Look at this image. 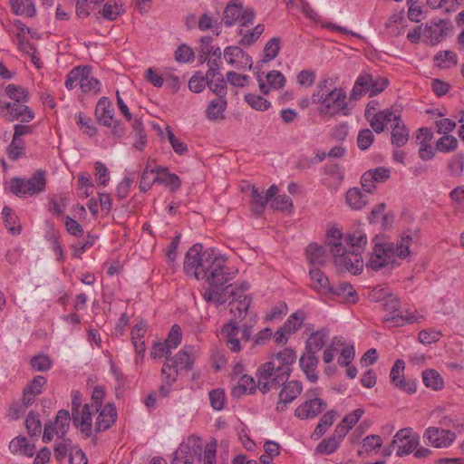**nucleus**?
Returning <instances> with one entry per match:
<instances>
[{
	"instance_id": "obj_17",
	"label": "nucleus",
	"mask_w": 464,
	"mask_h": 464,
	"mask_svg": "<svg viewBox=\"0 0 464 464\" xmlns=\"http://www.w3.org/2000/svg\"><path fill=\"white\" fill-rule=\"evenodd\" d=\"M248 289L246 283H242L239 285L237 296L236 300L230 302V312L238 318H244L250 305V299L245 295V292Z\"/></svg>"
},
{
	"instance_id": "obj_47",
	"label": "nucleus",
	"mask_w": 464,
	"mask_h": 464,
	"mask_svg": "<svg viewBox=\"0 0 464 464\" xmlns=\"http://www.w3.org/2000/svg\"><path fill=\"white\" fill-rule=\"evenodd\" d=\"M457 147L458 140L451 135H445L440 138L436 142V150L444 153L454 151Z\"/></svg>"
},
{
	"instance_id": "obj_57",
	"label": "nucleus",
	"mask_w": 464,
	"mask_h": 464,
	"mask_svg": "<svg viewBox=\"0 0 464 464\" xmlns=\"http://www.w3.org/2000/svg\"><path fill=\"white\" fill-rule=\"evenodd\" d=\"M464 169V154L458 153L450 160L448 169L450 175L459 177Z\"/></svg>"
},
{
	"instance_id": "obj_43",
	"label": "nucleus",
	"mask_w": 464,
	"mask_h": 464,
	"mask_svg": "<svg viewBox=\"0 0 464 464\" xmlns=\"http://www.w3.org/2000/svg\"><path fill=\"white\" fill-rule=\"evenodd\" d=\"M6 95L13 101L12 103H25L28 102L29 92L22 86L9 84L6 87Z\"/></svg>"
},
{
	"instance_id": "obj_15",
	"label": "nucleus",
	"mask_w": 464,
	"mask_h": 464,
	"mask_svg": "<svg viewBox=\"0 0 464 464\" xmlns=\"http://www.w3.org/2000/svg\"><path fill=\"white\" fill-rule=\"evenodd\" d=\"M224 57L227 63L234 65L237 69L252 67L251 57L237 46H227L224 50Z\"/></svg>"
},
{
	"instance_id": "obj_34",
	"label": "nucleus",
	"mask_w": 464,
	"mask_h": 464,
	"mask_svg": "<svg viewBox=\"0 0 464 464\" xmlns=\"http://www.w3.org/2000/svg\"><path fill=\"white\" fill-rule=\"evenodd\" d=\"M198 28L201 31L212 29L216 35H220L222 33V22L218 18L210 15L208 13L203 14L198 22Z\"/></svg>"
},
{
	"instance_id": "obj_56",
	"label": "nucleus",
	"mask_w": 464,
	"mask_h": 464,
	"mask_svg": "<svg viewBox=\"0 0 464 464\" xmlns=\"http://www.w3.org/2000/svg\"><path fill=\"white\" fill-rule=\"evenodd\" d=\"M419 445V436H411L398 446L397 456H404L413 452Z\"/></svg>"
},
{
	"instance_id": "obj_45",
	"label": "nucleus",
	"mask_w": 464,
	"mask_h": 464,
	"mask_svg": "<svg viewBox=\"0 0 464 464\" xmlns=\"http://www.w3.org/2000/svg\"><path fill=\"white\" fill-rule=\"evenodd\" d=\"M207 85L218 98L226 99L227 82L222 75H218L216 78H209L207 80Z\"/></svg>"
},
{
	"instance_id": "obj_52",
	"label": "nucleus",
	"mask_w": 464,
	"mask_h": 464,
	"mask_svg": "<svg viewBox=\"0 0 464 464\" xmlns=\"http://www.w3.org/2000/svg\"><path fill=\"white\" fill-rule=\"evenodd\" d=\"M245 101L256 111H266L270 107V102L262 96L248 93L245 95Z\"/></svg>"
},
{
	"instance_id": "obj_60",
	"label": "nucleus",
	"mask_w": 464,
	"mask_h": 464,
	"mask_svg": "<svg viewBox=\"0 0 464 464\" xmlns=\"http://www.w3.org/2000/svg\"><path fill=\"white\" fill-rule=\"evenodd\" d=\"M194 51L188 45L183 44L175 52V60L179 63H189L194 59Z\"/></svg>"
},
{
	"instance_id": "obj_49",
	"label": "nucleus",
	"mask_w": 464,
	"mask_h": 464,
	"mask_svg": "<svg viewBox=\"0 0 464 464\" xmlns=\"http://www.w3.org/2000/svg\"><path fill=\"white\" fill-rule=\"evenodd\" d=\"M154 183H158V179H156V169H149V167H145L139 186L140 191H148Z\"/></svg>"
},
{
	"instance_id": "obj_6",
	"label": "nucleus",
	"mask_w": 464,
	"mask_h": 464,
	"mask_svg": "<svg viewBox=\"0 0 464 464\" xmlns=\"http://www.w3.org/2000/svg\"><path fill=\"white\" fill-rule=\"evenodd\" d=\"M226 260L215 254L209 263L210 266L204 278L209 283V287L223 286L229 280L234 278L236 272L230 271L225 265Z\"/></svg>"
},
{
	"instance_id": "obj_9",
	"label": "nucleus",
	"mask_w": 464,
	"mask_h": 464,
	"mask_svg": "<svg viewBox=\"0 0 464 464\" xmlns=\"http://www.w3.org/2000/svg\"><path fill=\"white\" fill-rule=\"evenodd\" d=\"M373 242L374 247L367 262V267L378 271L387 266L390 259L392 257L391 253L394 252V244L382 243L378 236L374 237Z\"/></svg>"
},
{
	"instance_id": "obj_8",
	"label": "nucleus",
	"mask_w": 464,
	"mask_h": 464,
	"mask_svg": "<svg viewBox=\"0 0 464 464\" xmlns=\"http://www.w3.org/2000/svg\"><path fill=\"white\" fill-rule=\"evenodd\" d=\"M385 310L389 314L385 316L384 322L391 326H402L406 324L419 323L422 316L417 317L414 313L403 315L400 312V301L395 296H390L384 303Z\"/></svg>"
},
{
	"instance_id": "obj_31",
	"label": "nucleus",
	"mask_w": 464,
	"mask_h": 464,
	"mask_svg": "<svg viewBox=\"0 0 464 464\" xmlns=\"http://www.w3.org/2000/svg\"><path fill=\"white\" fill-rule=\"evenodd\" d=\"M328 336L325 329L313 333L305 343L307 353H317L324 345Z\"/></svg>"
},
{
	"instance_id": "obj_18",
	"label": "nucleus",
	"mask_w": 464,
	"mask_h": 464,
	"mask_svg": "<svg viewBox=\"0 0 464 464\" xmlns=\"http://www.w3.org/2000/svg\"><path fill=\"white\" fill-rule=\"evenodd\" d=\"M296 361V353L294 349L286 348L276 353L270 362H276V368L279 372L285 371V375L290 376L291 367Z\"/></svg>"
},
{
	"instance_id": "obj_38",
	"label": "nucleus",
	"mask_w": 464,
	"mask_h": 464,
	"mask_svg": "<svg viewBox=\"0 0 464 464\" xmlns=\"http://www.w3.org/2000/svg\"><path fill=\"white\" fill-rule=\"evenodd\" d=\"M256 389V382L250 375H243L239 378L237 385L232 389V395L239 397L245 393L252 392Z\"/></svg>"
},
{
	"instance_id": "obj_1",
	"label": "nucleus",
	"mask_w": 464,
	"mask_h": 464,
	"mask_svg": "<svg viewBox=\"0 0 464 464\" xmlns=\"http://www.w3.org/2000/svg\"><path fill=\"white\" fill-rule=\"evenodd\" d=\"M311 99L313 103L321 105L318 112L322 117L349 114L347 95L343 88H334L327 93H314Z\"/></svg>"
},
{
	"instance_id": "obj_59",
	"label": "nucleus",
	"mask_w": 464,
	"mask_h": 464,
	"mask_svg": "<svg viewBox=\"0 0 464 464\" xmlns=\"http://www.w3.org/2000/svg\"><path fill=\"white\" fill-rule=\"evenodd\" d=\"M264 32V25L263 24H257L252 32L243 34V29H240V34L243 35L242 39L240 40V44L242 45H251L254 44L259 36Z\"/></svg>"
},
{
	"instance_id": "obj_36",
	"label": "nucleus",
	"mask_w": 464,
	"mask_h": 464,
	"mask_svg": "<svg viewBox=\"0 0 464 464\" xmlns=\"http://www.w3.org/2000/svg\"><path fill=\"white\" fill-rule=\"evenodd\" d=\"M70 420L71 418L68 411L60 410L57 412L55 421L53 425L55 429V434H57L60 439H64L70 426Z\"/></svg>"
},
{
	"instance_id": "obj_48",
	"label": "nucleus",
	"mask_w": 464,
	"mask_h": 464,
	"mask_svg": "<svg viewBox=\"0 0 464 464\" xmlns=\"http://www.w3.org/2000/svg\"><path fill=\"white\" fill-rule=\"evenodd\" d=\"M132 128L135 132L136 141L133 146L139 150H143L144 146L147 143V135L144 132L143 124L139 119H135L132 123Z\"/></svg>"
},
{
	"instance_id": "obj_27",
	"label": "nucleus",
	"mask_w": 464,
	"mask_h": 464,
	"mask_svg": "<svg viewBox=\"0 0 464 464\" xmlns=\"http://www.w3.org/2000/svg\"><path fill=\"white\" fill-rule=\"evenodd\" d=\"M395 115L390 109L378 111L371 118L370 125L376 133H381L385 130L387 124L392 121Z\"/></svg>"
},
{
	"instance_id": "obj_10",
	"label": "nucleus",
	"mask_w": 464,
	"mask_h": 464,
	"mask_svg": "<svg viewBox=\"0 0 464 464\" xmlns=\"http://www.w3.org/2000/svg\"><path fill=\"white\" fill-rule=\"evenodd\" d=\"M2 115L7 121L30 122L34 118V111L25 103H11L0 101Z\"/></svg>"
},
{
	"instance_id": "obj_54",
	"label": "nucleus",
	"mask_w": 464,
	"mask_h": 464,
	"mask_svg": "<svg viewBox=\"0 0 464 464\" xmlns=\"http://www.w3.org/2000/svg\"><path fill=\"white\" fill-rule=\"evenodd\" d=\"M6 150L8 157L13 160H16L24 155V142L23 140H15V139L13 138Z\"/></svg>"
},
{
	"instance_id": "obj_58",
	"label": "nucleus",
	"mask_w": 464,
	"mask_h": 464,
	"mask_svg": "<svg viewBox=\"0 0 464 464\" xmlns=\"http://www.w3.org/2000/svg\"><path fill=\"white\" fill-rule=\"evenodd\" d=\"M181 338H182V333H181L180 326L178 324H174L171 327V330L168 335V338L165 341V344L170 350L176 349L179 345V343L181 342Z\"/></svg>"
},
{
	"instance_id": "obj_29",
	"label": "nucleus",
	"mask_w": 464,
	"mask_h": 464,
	"mask_svg": "<svg viewBox=\"0 0 464 464\" xmlns=\"http://www.w3.org/2000/svg\"><path fill=\"white\" fill-rule=\"evenodd\" d=\"M345 202L351 208L360 210L368 203V197L360 188H352L345 194Z\"/></svg>"
},
{
	"instance_id": "obj_63",
	"label": "nucleus",
	"mask_w": 464,
	"mask_h": 464,
	"mask_svg": "<svg viewBox=\"0 0 464 464\" xmlns=\"http://www.w3.org/2000/svg\"><path fill=\"white\" fill-rule=\"evenodd\" d=\"M31 366L34 371L45 372L51 368V360L48 356L39 354L31 359Z\"/></svg>"
},
{
	"instance_id": "obj_20",
	"label": "nucleus",
	"mask_w": 464,
	"mask_h": 464,
	"mask_svg": "<svg viewBox=\"0 0 464 464\" xmlns=\"http://www.w3.org/2000/svg\"><path fill=\"white\" fill-rule=\"evenodd\" d=\"M80 88L85 93L97 94L100 92V82L92 76V68L80 66Z\"/></svg>"
},
{
	"instance_id": "obj_55",
	"label": "nucleus",
	"mask_w": 464,
	"mask_h": 464,
	"mask_svg": "<svg viewBox=\"0 0 464 464\" xmlns=\"http://www.w3.org/2000/svg\"><path fill=\"white\" fill-rule=\"evenodd\" d=\"M271 208L280 211H291L293 208V201L287 195H278L273 198Z\"/></svg>"
},
{
	"instance_id": "obj_64",
	"label": "nucleus",
	"mask_w": 464,
	"mask_h": 464,
	"mask_svg": "<svg viewBox=\"0 0 464 464\" xmlns=\"http://www.w3.org/2000/svg\"><path fill=\"white\" fill-rule=\"evenodd\" d=\"M374 135L369 129L362 130L357 137L358 148L362 150H367L373 142Z\"/></svg>"
},
{
	"instance_id": "obj_51",
	"label": "nucleus",
	"mask_w": 464,
	"mask_h": 464,
	"mask_svg": "<svg viewBox=\"0 0 464 464\" xmlns=\"http://www.w3.org/2000/svg\"><path fill=\"white\" fill-rule=\"evenodd\" d=\"M280 50V39L278 37H274L267 42L264 48V58L263 62L266 63L273 59H275Z\"/></svg>"
},
{
	"instance_id": "obj_14",
	"label": "nucleus",
	"mask_w": 464,
	"mask_h": 464,
	"mask_svg": "<svg viewBox=\"0 0 464 464\" xmlns=\"http://www.w3.org/2000/svg\"><path fill=\"white\" fill-rule=\"evenodd\" d=\"M404 368L405 363L403 360L398 359L392 367L390 372L391 381L396 387L405 391L407 393H414L417 390L416 384L414 382L405 381L402 374Z\"/></svg>"
},
{
	"instance_id": "obj_28",
	"label": "nucleus",
	"mask_w": 464,
	"mask_h": 464,
	"mask_svg": "<svg viewBox=\"0 0 464 464\" xmlns=\"http://www.w3.org/2000/svg\"><path fill=\"white\" fill-rule=\"evenodd\" d=\"M309 276L314 282L312 287L314 290L324 295H327L332 291V285L328 277L319 268L310 269Z\"/></svg>"
},
{
	"instance_id": "obj_61",
	"label": "nucleus",
	"mask_w": 464,
	"mask_h": 464,
	"mask_svg": "<svg viewBox=\"0 0 464 464\" xmlns=\"http://www.w3.org/2000/svg\"><path fill=\"white\" fill-rule=\"evenodd\" d=\"M339 446L338 440L335 438H328L323 440L316 447V452L320 454H331L334 452Z\"/></svg>"
},
{
	"instance_id": "obj_39",
	"label": "nucleus",
	"mask_w": 464,
	"mask_h": 464,
	"mask_svg": "<svg viewBox=\"0 0 464 464\" xmlns=\"http://www.w3.org/2000/svg\"><path fill=\"white\" fill-rule=\"evenodd\" d=\"M325 250L317 244H309L306 248L307 259L312 265L324 266L325 264Z\"/></svg>"
},
{
	"instance_id": "obj_2",
	"label": "nucleus",
	"mask_w": 464,
	"mask_h": 464,
	"mask_svg": "<svg viewBox=\"0 0 464 464\" xmlns=\"http://www.w3.org/2000/svg\"><path fill=\"white\" fill-rule=\"evenodd\" d=\"M201 244L193 245L187 252L184 261V271L188 276H194L198 280L206 277L209 269V263L214 256V250L202 251Z\"/></svg>"
},
{
	"instance_id": "obj_41",
	"label": "nucleus",
	"mask_w": 464,
	"mask_h": 464,
	"mask_svg": "<svg viewBox=\"0 0 464 464\" xmlns=\"http://www.w3.org/2000/svg\"><path fill=\"white\" fill-rule=\"evenodd\" d=\"M337 415L338 414L335 411H330L324 413L319 420L315 427V430L313 433V436H316V438H319L322 435H324L326 432V430L333 425Z\"/></svg>"
},
{
	"instance_id": "obj_40",
	"label": "nucleus",
	"mask_w": 464,
	"mask_h": 464,
	"mask_svg": "<svg viewBox=\"0 0 464 464\" xmlns=\"http://www.w3.org/2000/svg\"><path fill=\"white\" fill-rule=\"evenodd\" d=\"M422 381L427 388L438 391L440 390L443 385V379L440 374L435 370H426L422 372Z\"/></svg>"
},
{
	"instance_id": "obj_19",
	"label": "nucleus",
	"mask_w": 464,
	"mask_h": 464,
	"mask_svg": "<svg viewBox=\"0 0 464 464\" xmlns=\"http://www.w3.org/2000/svg\"><path fill=\"white\" fill-rule=\"evenodd\" d=\"M221 334L227 341V348L233 353L241 351L240 340V328L232 321L224 324L221 330Z\"/></svg>"
},
{
	"instance_id": "obj_35",
	"label": "nucleus",
	"mask_w": 464,
	"mask_h": 464,
	"mask_svg": "<svg viewBox=\"0 0 464 464\" xmlns=\"http://www.w3.org/2000/svg\"><path fill=\"white\" fill-rule=\"evenodd\" d=\"M227 108V100L222 98H218L217 100H213L209 102L207 110L206 115L208 120L216 121L219 119H223V112Z\"/></svg>"
},
{
	"instance_id": "obj_62",
	"label": "nucleus",
	"mask_w": 464,
	"mask_h": 464,
	"mask_svg": "<svg viewBox=\"0 0 464 464\" xmlns=\"http://www.w3.org/2000/svg\"><path fill=\"white\" fill-rule=\"evenodd\" d=\"M167 138L173 149L179 155H184L188 152V146L186 143L178 139L171 130L167 129Z\"/></svg>"
},
{
	"instance_id": "obj_4",
	"label": "nucleus",
	"mask_w": 464,
	"mask_h": 464,
	"mask_svg": "<svg viewBox=\"0 0 464 464\" xmlns=\"http://www.w3.org/2000/svg\"><path fill=\"white\" fill-rule=\"evenodd\" d=\"M255 12L253 8H244L240 0H231L223 11L221 17L222 26L230 27L236 23H239L241 26H246L253 24Z\"/></svg>"
},
{
	"instance_id": "obj_44",
	"label": "nucleus",
	"mask_w": 464,
	"mask_h": 464,
	"mask_svg": "<svg viewBox=\"0 0 464 464\" xmlns=\"http://www.w3.org/2000/svg\"><path fill=\"white\" fill-rule=\"evenodd\" d=\"M346 242L351 246L352 250L360 252L367 244V237L365 232L362 229H355L353 233L347 236Z\"/></svg>"
},
{
	"instance_id": "obj_32",
	"label": "nucleus",
	"mask_w": 464,
	"mask_h": 464,
	"mask_svg": "<svg viewBox=\"0 0 464 464\" xmlns=\"http://www.w3.org/2000/svg\"><path fill=\"white\" fill-rule=\"evenodd\" d=\"M412 242V233L408 230L401 234L394 245V252L391 253L392 257L397 256L401 258H406L410 255V246Z\"/></svg>"
},
{
	"instance_id": "obj_21",
	"label": "nucleus",
	"mask_w": 464,
	"mask_h": 464,
	"mask_svg": "<svg viewBox=\"0 0 464 464\" xmlns=\"http://www.w3.org/2000/svg\"><path fill=\"white\" fill-rule=\"evenodd\" d=\"M113 108L111 102L106 97H102L95 109V116L99 123L111 126L113 120Z\"/></svg>"
},
{
	"instance_id": "obj_37",
	"label": "nucleus",
	"mask_w": 464,
	"mask_h": 464,
	"mask_svg": "<svg viewBox=\"0 0 464 464\" xmlns=\"http://www.w3.org/2000/svg\"><path fill=\"white\" fill-rule=\"evenodd\" d=\"M174 362L179 370H192L195 355L193 353H189L187 348L180 350L174 358Z\"/></svg>"
},
{
	"instance_id": "obj_26",
	"label": "nucleus",
	"mask_w": 464,
	"mask_h": 464,
	"mask_svg": "<svg viewBox=\"0 0 464 464\" xmlns=\"http://www.w3.org/2000/svg\"><path fill=\"white\" fill-rule=\"evenodd\" d=\"M318 362L319 360L316 353H307L306 351L299 360L301 369L305 373L306 378L312 382H315L318 379L317 374L314 372Z\"/></svg>"
},
{
	"instance_id": "obj_46",
	"label": "nucleus",
	"mask_w": 464,
	"mask_h": 464,
	"mask_svg": "<svg viewBox=\"0 0 464 464\" xmlns=\"http://www.w3.org/2000/svg\"><path fill=\"white\" fill-rule=\"evenodd\" d=\"M3 219L5 227L14 235H18L20 233V226L15 227L17 222V217L13 214L12 209L8 207H5L2 211Z\"/></svg>"
},
{
	"instance_id": "obj_53",
	"label": "nucleus",
	"mask_w": 464,
	"mask_h": 464,
	"mask_svg": "<svg viewBox=\"0 0 464 464\" xmlns=\"http://www.w3.org/2000/svg\"><path fill=\"white\" fill-rule=\"evenodd\" d=\"M25 426L27 429V432L31 437L38 436L41 433V421L39 420L38 415L34 412H30L25 420Z\"/></svg>"
},
{
	"instance_id": "obj_16",
	"label": "nucleus",
	"mask_w": 464,
	"mask_h": 464,
	"mask_svg": "<svg viewBox=\"0 0 464 464\" xmlns=\"http://www.w3.org/2000/svg\"><path fill=\"white\" fill-rule=\"evenodd\" d=\"M326 408L322 399L306 400L295 411V415L301 420L312 419L320 414Z\"/></svg>"
},
{
	"instance_id": "obj_12",
	"label": "nucleus",
	"mask_w": 464,
	"mask_h": 464,
	"mask_svg": "<svg viewBox=\"0 0 464 464\" xmlns=\"http://www.w3.org/2000/svg\"><path fill=\"white\" fill-rule=\"evenodd\" d=\"M283 388L279 392V399L276 404V411H285L287 404L295 401L303 391V385L299 381L285 382L282 384Z\"/></svg>"
},
{
	"instance_id": "obj_33",
	"label": "nucleus",
	"mask_w": 464,
	"mask_h": 464,
	"mask_svg": "<svg viewBox=\"0 0 464 464\" xmlns=\"http://www.w3.org/2000/svg\"><path fill=\"white\" fill-rule=\"evenodd\" d=\"M10 5L16 15L33 17L36 13L33 0H10Z\"/></svg>"
},
{
	"instance_id": "obj_5",
	"label": "nucleus",
	"mask_w": 464,
	"mask_h": 464,
	"mask_svg": "<svg viewBox=\"0 0 464 464\" xmlns=\"http://www.w3.org/2000/svg\"><path fill=\"white\" fill-rule=\"evenodd\" d=\"M46 184L45 171L36 170L33 176L28 179L14 178L11 180V191L16 196L39 194L44 190Z\"/></svg>"
},
{
	"instance_id": "obj_13",
	"label": "nucleus",
	"mask_w": 464,
	"mask_h": 464,
	"mask_svg": "<svg viewBox=\"0 0 464 464\" xmlns=\"http://www.w3.org/2000/svg\"><path fill=\"white\" fill-rule=\"evenodd\" d=\"M423 437L435 448L448 447L456 439L455 433L451 430L439 429L437 427L428 428Z\"/></svg>"
},
{
	"instance_id": "obj_24",
	"label": "nucleus",
	"mask_w": 464,
	"mask_h": 464,
	"mask_svg": "<svg viewBox=\"0 0 464 464\" xmlns=\"http://www.w3.org/2000/svg\"><path fill=\"white\" fill-rule=\"evenodd\" d=\"M395 123L392 129V144L401 148L404 146L409 140V130L404 125L403 121L401 119L400 115H395V118L392 120Z\"/></svg>"
},
{
	"instance_id": "obj_11",
	"label": "nucleus",
	"mask_w": 464,
	"mask_h": 464,
	"mask_svg": "<svg viewBox=\"0 0 464 464\" xmlns=\"http://www.w3.org/2000/svg\"><path fill=\"white\" fill-rule=\"evenodd\" d=\"M238 289L239 285L237 286V285L208 287L205 291L203 297L208 303L213 302L217 304H222L230 298L235 301L237 296Z\"/></svg>"
},
{
	"instance_id": "obj_23",
	"label": "nucleus",
	"mask_w": 464,
	"mask_h": 464,
	"mask_svg": "<svg viewBox=\"0 0 464 464\" xmlns=\"http://www.w3.org/2000/svg\"><path fill=\"white\" fill-rule=\"evenodd\" d=\"M116 419L117 411L115 406L112 403L106 404L97 418L96 430L104 431L108 430L114 424Z\"/></svg>"
},
{
	"instance_id": "obj_42",
	"label": "nucleus",
	"mask_w": 464,
	"mask_h": 464,
	"mask_svg": "<svg viewBox=\"0 0 464 464\" xmlns=\"http://www.w3.org/2000/svg\"><path fill=\"white\" fill-rule=\"evenodd\" d=\"M327 295H339L344 297L346 300L352 303H356L358 298L355 295V291L353 287L346 283H340L337 286H332V291Z\"/></svg>"
},
{
	"instance_id": "obj_22",
	"label": "nucleus",
	"mask_w": 464,
	"mask_h": 464,
	"mask_svg": "<svg viewBox=\"0 0 464 464\" xmlns=\"http://www.w3.org/2000/svg\"><path fill=\"white\" fill-rule=\"evenodd\" d=\"M372 74L368 72L361 73L353 87V90L350 94V99L358 101L366 93L369 92L371 95L372 92Z\"/></svg>"
},
{
	"instance_id": "obj_50",
	"label": "nucleus",
	"mask_w": 464,
	"mask_h": 464,
	"mask_svg": "<svg viewBox=\"0 0 464 464\" xmlns=\"http://www.w3.org/2000/svg\"><path fill=\"white\" fill-rule=\"evenodd\" d=\"M304 315L303 313H295L289 316L283 326V330L286 331V334L291 335L297 329H299L303 324Z\"/></svg>"
},
{
	"instance_id": "obj_30",
	"label": "nucleus",
	"mask_w": 464,
	"mask_h": 464,
	"mask_svg": "<svg viewBox=\"0 0 464 464\" xmlns=\"http://www.w3.org/2000/svg\"><path fill=\"white\" fill-rule=\"evenodd\" d=\"M156 179H158V183L169 186L170 190L173 192L179 188L181 185V181L179 176L174 173H169L168 168L165 167H157Z\"/></svg>"
},
{
	"instance_id": "obj_25",
	"label": "nucleus",
	"mask_w": 464,
	"mask_h": 464,
	"mask_svg": "<svg viewBox=\"0 0 464 464\" xmlns=\"http://www.w3.org/2000/svg\"><path fill=\"white\" fill-rule=\"evenodd\" d=\"M335 264L338 266H343L347 271H353L355 274L362 266L361 252L349 250L343 256L335 259Z\"/></svg>"
},
{
	"instance_id": "obj_3",
	"label": "nucleus",
	"mask_w": 464,
	"mask_h": 464,
	"mask_svg": "<svg viewBox=\"0 0 464 464\" xmlns=\"http://www.w3.org/2000/svg\"><path fill=\"white\" fill-rule=\"evenodd\" d=\"M285 373V371L283 372L277 371L274 362L263 363L256 372L257 388L263 393H267L272 389L279 388L289 378Z\"/></svg>"
},
{
	"instance_id": "obj_7",
	"label": "nucleus",
	"mask_w": 464,
	"mask_h": 464,
	"mask_svg": "<svg viewBox=\"0 0 464 464\" xmlns=\"http://www.w3.org/2000/svg\"><path fill=\"white\" fill-rule=\"evenodd\" d=\"M201 440L196 436H190L186 443H181L173 453L171 464H193L194 458L201 459Z\"/></svg>"
}]
</instances>
